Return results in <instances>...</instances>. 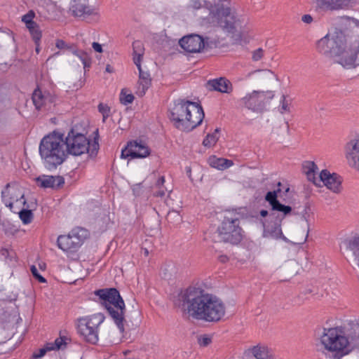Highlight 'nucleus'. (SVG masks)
I'll return each mask as SVG.
<instances>
[{
	"mask_svg": "<svg viewBox=\"0 0 359 359\" xmlns=\"http://www.w3.org/2000/svg\"><path fill=\"white\" fill-rule=\"evenodd\" d=\"M354 346L359 348V337L352 344Z\"/></svg>",
	"mask_w": 359,
	"mask_h": 359,
	"instance_id": "56",
	"label": "nucleus"
},
{
	"mask_svg": "<svg viewBox=\"0 0 359 359\" xmlns=\"http://www.w3.org/2000/svg\"><path fill=\"white\" fill-rule=\"evenodd\" d=\"M179 43L188 53H198L205 48V41L198 34H191L182 37Z\"/></svg>",
	"mask_w": 359,
	"mask_h": 359,
	"instance_id": "16",
	"label": "nucleus"
},
{
	"mask_svg": "<svg viewBox=\"0 0 359 359\" xmlns=\"http://www.w3.org/2000/svg\"><path fill=\"white\" fill-rule=\"evenodd\" d=\"M35 45H36L35 50H36V52L37 53H39V51H40V47H39L40 46V42H38V43H35Z\"/></svg>",
	"mask_w": 359,
	"mask_h": 359,
	"instance_id": "55",
	"label": "nucleus"
},
{
	"mask_svg": "<svg viewBox=\"0 0 359 359\" xmlns=\"http://www.w3.org/2000/svg\"><path fill=\"white\" fill-rule=\"evenodd\" d=\"M55 46L59 49H65V48H68V46L65 43V41H64L62 39H57L56 41Z\"/></svg>",
	"mask_w": 359,
	"mask_h": 359,
	"instance_id": "50",
	"label": "nucleus"
},
{
	"mask_svg": "<svg viewBox=\"0 0 359 359\" xmlns=\"http://www.w3.org/2000/svg\"><path fill=\"white\" fill-rule=\"evenodd\" d=\"M73 53L81 60L85 69L90 67L91 58L87 53L81 50H75L73 51Z\"/></svg>",
	"mask_w": 359,
	"mask_h": 359,
	"instance_id": "31",
	"label": "nucleus"
},
{
	"mask_svg": "<svg viewBox=\"0 0 359 359\" xmlns=\"http://www.w3.org/2000/svg\"><path fill=\"white\" fill-rule=\"evenodd\" d=\"M32 276L40 283H46V280L39 273L36 267L32 265L30 268Z\"/></svg>",
	"mask_w": 359,
	"mask_h": 359,
	"instance_id": "43",
	"label": "nucleus"
},
{
	"mask_svg": "<svg viewBox=\"0 0 359 359\" xmlns=\"http://www.w3.org/2000/svg\"><path fill=\"white\" fill-rule=\"evenodd\" d=\"M104 320V316L100 313L79 318L78 333L86 342L96 344L99 339V326Z\"/></svg>",
	"mask_w": 359,
	"mask_h": 359,
	"instance_id": "10",
	"label": "nucleus"
},
{
	"mask_svg": "<svg viewBox=\"0 0 359 359\" xmlns=\"http://www.w3.org/2000/svg\"><path fill=\"white\" fill-rule=\"evenodd\" d=\"M32 100L36 109L49 110L51 109V104L55 102V97L48 92H43L39 88L34 90Z\"/></svg>",
	"mask_w": 359,
	"mask_h": 359,
	"instance_id": "17",
	"label": "nucleus"
},
{
	"mask_svg": "<svg viewBox=\"0 0 359 359\" xmlns=\"http://www.w3.org/2000/svg\"><path fill=\"white\" fill-rule=\"evenodd\" d=\"M88 236V231L81 227L73 229L68 235H60L57 237V244L64 252H74L82 245Z\"/></svg>",
	"mask_w": 359,
	"mask_h": 359,
	"instance_id": "11",
	"label": "nucleus"
},
{
	"mask_svg": "<svg viewBox=\"0 0 359 359\" xmlns=\"http://www.w3.org/2000/svg\"><path fill=\"white\" fill-rule=\"evenodd\" d=\"M164 176L160 177L156 182L154 188L156 189L154 191V196L156 197H163L165 195V192L170 193L172 190H169L164 186L165 184Z\"/></svg>",
	"mask_w": 359,
	"mask_h": 359,
	"instance_id": "27",
	"label": "nucleus"
},
{
	"mask_svg": "<svg viewBox=\"0 0 359 359\" xmlns=\"http://www.w3.org/2000/svg\"><path fill=\"white\" fill-rule=\"evenodd\" d=\"M281 190L280 188L273 191H268L265 196V200L271 206V212H276L277 214H283V215H288L292 212V208L289 205H285L280 203L278 200V194Z\"/></svg>",
	"mask_w": 359,
	"mask_h": 359,
	"instance_id": "18",
	"label": "nucleus"
},
{
	"mask_svg": "<svg viewBox=\"0 0 359 359\" xmlns=\"http://www.w3.org/2000/svg\"><path fill=\"white\" fill-rule=\"evenodd\" d=\"M266 95L263 91L254 90L239 100V103L253 111H262L265 107Z\"/></svg>",
	"mask_w": 359,
	"mask_h": 359,
	"instance_id": "13",
	"label": "nucleus"
},
{
	"mask_svg": "<svg viewBox=\"0 0 359 359\" xmlns=\"http://www.w3.org/2000/svg\"><path fill=\"white\" fill-rule=\"evenodd\" d=\"M281 185V183L280 182H278V186L280 187Z\"/></svg>",
	"mask_w": 359,
	"mask_h": 359,
	"instance_id": "61",
	"label": "nucleus"
},
{
	"mask_svg": "<svg viewBox=\"0 0 359 359\" xmlns=\"http://www.w3.org/2000/svg\"><path fill=\"white\" fill-rule=\"evenodd\" d=\"M37 185L41 188L59 189L65 184L64 177L60 175H40L36 178Z\"/></svg>",
	"mask_w": 359,
	"mask_h": 359,
	"instance_id": "20",
	"label": "nucleus"
},
{
	"mask_svg": "<svg viewBox=\"0 0 359 359\" xmlns=\"http://www.w3.org/2000/svg\"><path fill=\"white\" fill-rule=\"evenodd\" d=\"M19 217L25 224L32 222L33 219V213L30 210H22L19 212Z\"/></svg>",
	"mask_w": 359,
	"mask_h": 359,
	"instance_id": "34",
	"label": "nucleus"
},
{
	"mask_svg": "<svg viewBox=\"0 0 359 359\" xmlns=\"http://www.w3.org/2000/svg\"><path fill=\"white\" fill-rule=\"evenodd\" d=\"M34 16H35L34 12L33 11H28L27 13H26L25 15H24L22 17V21L23 22H25L26 27H28L31 26L32 25H35L36 22H34L33 20V18H34Z\"/></svg>",
	"mask_w": 359,
	"mask_h": 359,
	"instance_id": "36",
	"label": "nucleus"
},
{
	"mask_svg": "<svg viewBox=\"0 0 359 359\" xmlns=\"http://www.w3.org/2000/svg\"><path fill=\"white\" fill-rule=\"evenodd\" d=\"M134 100V96L132 94H126L122 90L120 95V101L122 104L126 105L130 104Z\"/></svg>",
	"mask_w": 359,
	"mask_h": 359,
	"instance_id": "40",
	"label": "nucleus"
},
{
	"mask_svg": "<svg viewBox=\"0 0 359 359\" xmlns=\"http://www.w3.org/2000/svg\"><path fill=\"white\" fill-rule=\"evenodd\" d=\"M224 1L214 0V6L210 3L209 4L210 12L208 21L213 25L221 27L229 33H234L236 27L239 25L240 20L231 8L222 4Z\"/></svg>",
	"mask_w": 359,
	"mask_h": 359,
	"instance_id": "7",
	"label": "nucleus"
},
{
	"mask_svg": "<svg viewBox=\"0 0 359 359\" xmlns=\"http://www.w3.org/2000/svg\"><path fill=\"white\" fill-rule=\"evenodd\" d=\"M269 215H270V213L266 210H262L260 211V215L263 217H265L266 216L269 217Z\"/></svg>",
	"mask_w": 359,
	"mask_h": 359,
	"instance_id": "54",
	"label": "nucleus"
},
{
	"mask_svg": "<svg viewBox=\"0 0 359 359\" xmlns=\"http://www.w3.org/2000/svg\"><path fill=\"white\" fill-rule=\"evenodd\" d=\"M53 348L52 346H48L46 344L44 348H40L38 351L34 352L32 355L33 359H39L42 358L47 351H52Z\"/></svg>",
	"mask_w": 359,
	"mask_h": 359,
	"instance_id": "39",
	"label": "nucleus"
},
{
	"mask_svg": "<svg viewBox=\"0 0 359 359\" xmlns=\"http://www.w3.org/2000/svg\"><path fill=\"white\" fill-rule=\"evenodd\" d=\"M144 54H139V53H133V62L137 66L138 69H140L142 68L141 67V61L142 59Z\"/></svg>",
	"mask_w": 359,
	"mask_h": 359,
	"instance_id": "46",
	"label": "nucleus"
},
{
	"mask_svg": "<svg viewBox=\"0 0 359 359\" xmlns=\"http://www.w3.org/2000/svg\"><path fill=\"white\" fill-rule=\"evenodd\" d=\"M48 346H52L53 350H59L62 348V346H65L66 342L65 341V338L59 337L57 338L53 343H47Z\"/></svg>",
	"mask_w": 359,
	"mask_h": 359,
	"instance_id": "38",
	"label": "nucleus"
},
{
	"mask_svg": "<svg viewBox=\"0 0 359 359\" xmlns=\"http://www.w3.org/2000/svg\"><path fill=\"white\" fill-rule=\"evenodd\" d=\"M358 154H359V137L351 140L345 146L346 157Z\"/></svg>",
	"mask_w": 359,
	"mask_h": 359,
	"instance_id": "28",
	"label": "nucleus"
},
{
	"mask_svg": "<svg viewBox=\"0 0 359 359\" xmlns=\"http://www.w3.org/2000/svg\"><path fill=\"white\" fill-rule=\"evenodd\" d=\"M65 151L66 156H80L86 152L90 153V156L96 154L99 149L97 142H94L92 149L90 150V141L81 133H76L71 130L67 135L64 137Z\"/></svg>",
	"mask_w": 359,
	"mask_h": 359,
	"instance_id": "9",
	"label": "nucleus"
},
{
	"mask_svg": "<svg viewBox=\"0 0 359 359\" xmlns=\"http://www.w3.org/2000/svg\"><path fill=\"white\" fill-rule=\"evenodd\" d=\"M205 114L202 107L196 102L178 99L170 110V118L174 126L183 131H191L199 126Z\"/></svg>",
	"mask_w": 359,
	"mask_h": 359,
	"instance_id": "3",
	"label": "nucleus"
},
{
	"mask_svg": "<svg viewBox=\"0 0 359 359\" xmlns=\"http://www.w3.org/2000/svg\"><path fill=\"white\" fill-rule=\"evenodd\" d=\"M348 164L353 168L359 171V154L346 157Z\"/></svg>",
	"mask_w": 359,
	"mask_h": 359,
	"instance_id": "37",
	"label": "nucleus"
},
{
	"mask_svg": "<svg viewBox=\"0 0 359 359\" xmlns=\"http://www.w3.org/2000/svg\"><path fill=\"white\" fill-rule=\"evenodd\" d=\"M128 146L130 147L132 158H142L150 154V149L148 147L137 141L128 142Z\"/></svg>",
	"mask_w": 359,
	"mask_h": 359,
	"instance_id": "22",
	"label": "nucleus"
},
{
	"mask_svg": "<svg viewBox=\"0 0 359 359\" xmlns=\"http://www.w3.org/2000/svg\"><path fill=\"white\" fill-rule=\"evenodd\" d=\"M133 53L144 54V48L143 43L140 41H135L133 43Z\"/></svg>",
	"mask_w": 359,
	"mask_h": 359,
	"instance_id": "42",
	"label": "nucleus"
},
{
	"mask_svg": "<svg viewBox=\"0 0 359 359\" xmlns=\"http://www.w3.org/2000/svg\"><path fill=\"white\" fill-rule=\"evenodd\" d=\"M39 152L46 169L48 170L56 169L67 158L64 135L53 132L44 136L40 142Z\"/></svg>",
	"mask_w": 359,
	"mask_h": 359,
	"instance_id": "4",
	"label": "nucleus"
},
{
	"mask_svg": "<svg viewBox=\"0 0 359 359\" xmlns=\"http://www.w3.org/2000/svg\"><path fill=\"white\" fill-rule=\"evenodd\" d=\"M211 342L210 337L207 336H203L199 339V344L201 346H206Z\"/></svg>",
	"mask_w": 359,
	"mask_h": 359,
	"instance_id": "49",
	"label": "nucleus"
},
{
	"mask_svg": "<svg viewBox=\"0 0 359 359\" xmlns=\"http://www.w3.org/2000/svg\"><path fill=\"white\" fill-rule=\"evenodd\" d=\"M309 229H308V231H307V233L306 235V237L304 238L303 241L301 242L300 243H304L306 241V238H307L308 234H309Z\"/></svg>",
	"mask_w": 359,
	"mask_h": 359,
	"instance_id": "59",
	"label": "nucleus"
},
{
	"mask_svg": "<svg viewBox=\"0 0 359 359\" xmlns=\"http://www.w3.org/2000/svg\"><path fill=\"white\" fill-rule=\"evenodd\" d=\"M359 0H316V8L323 12H333L347 9Z\"/></svg>",
	"mask_w": 359,
	"mask_h": 359,
	"instance_id": "14",
	"label": "nucleus"
},
{
	"mask_svg": "<svg viewBox=\"0 0 359 359\" xmlns=\"http://www.w3.org/2000/svg\"><path fill=\"white\" fill-rule=\"evenodd\" d=\"M341 178L336 173H330L327 170H323L318 180V185L320 187V183L323 184L334 193H339L341 190Z\"/></svg>",
	"mask_w": 359,
	"mask_h": 359,
	"instance_id": "15",
	"label": "nucleus"
},
{
	"mask_svg": "<svg viewBox=\"0 0 359 359\" xmlns=\"http://www.w3.org/2000/svg\"><path fill=\"white\" fill-rule=\"evenodd\" d=\"M267 93L269 95V99H272L274 95L273 94L272 92H267Z\"/></svg>",
	"mask_w": 359,
	"mask_h": 359,
	"instance_id": "58",
	"label": "nucleus"
},
{
	"mask_svg": "<svg viewBox=\"0 0 359 359\" xmlns=\"http://www.w3.org/2000/svg\"><path fill=\"white\" fill-rule=\"evenodd\" d=\"M346 250H349L359 267V235H355L344 241Z\"/></svg>",
	"mask_w": 359,
	"mask_h": 359,
	"instance_id": "23",
	"label": "nucleus"
},
{
	"mask_svg": "<svg viewBox=\"0 0 359 359\" xmlns=\"http://www.w3.org/2000/svg\"><path fill=\"white\" fill-rule=\"evenodd\" d=\"M182 305L194 318L207 322H217L225 314L223 302L215 296L196 287H189L179 295Z\"/></svg>",
	"mask_w": 359,
	"mask_h": 359,
	"instance_id": "2",
	"label": "nucleus"
},
{
	"mask_svg": "<svg viewBox=\"0 0 359 359\" xmlns=\"http://www.w3.org/2000/svg\"><path fill=\"white\" fill-rule=\"evenodd\" d=\"M289 190H290V188H289V187H287V188L285 189V192H288V191H289Z\"/></svg>",
	"mask_w": 359,
	"mask_h": 359,
	"instance_id": "60",
	"label": "nucleus"
},
{
	"mask_svg": "<svg viewBox=\"0 0 359 359\" xmlns=\"http://www.w3.org/2000/svg\"><path fill=\"white\" fill-rule=\"evenodd\" d=\"M340 23L359 29V20L353 18L342 16ZM348 43V38L346 33L342 30H336L318 40L316 49L318 53L333 59L346 69L355 68L358 65L356 60L359 55V41L354 46Z\"/></svg>",
	"mask_w": 359,
	"mask_h": 359,
	"instance_id": "1",
	"label": "nucleus"
},
{
	"mask_svg": "<svg viewBox=\"0 0 359 359\" xmlns=\"http://www.w3.org/2000/svg\"><path fill=\"white\" fill-rule=\"evenodd\" d=\"M130 153H131L130 147L128 146V144L127 146L125 147V149H122L121 157L122 158H126L129 156H130L132 158V154H130Z\"/></svg>",
	"mask_w": 359,
	"mask_h": 359,
	"instance_id": "48",
	"label": "nucleus"
},
{
	"mask_svg": "<svg viewBox=\"0 0 359 359\" xmlns=\"http://www.w3.org/2000/svg\"><path fill=\"white\" fill-rule=\"evenodd\" d=\"M280 111L283 114L285 111H290L289 102L286 99L285 95H283L280 100Z\"/></svg>",
	"mask_w": 359,
	"mask_h": 359,
	"instance_id": "44",
	"label": "nucleus"
},
{
	"mask_svg": "<svg viewBox=\"0 0 359 359\" xmlns=\"http://www.w3.org/2000/svg\"><path fill=\"white\" fill-rule=\"evenodd\" d=\"M303 172L306 175L309 181L312 182L316 186L318 185V180L319 177H316L318 166L313 161H306L302 165Z\"/></svg>",
	"mask_w": 359,
	"mask_h": 359,
	"instance_id": "25",
	"label": "nucleus"
},
{
	"mask_svg": "<svg viewBox=\"0 0 359 359\" xmlns=\"http://www.w3.org/2000/svg\"><path fill=\"white\" fill-rule=\"evenodd\" d=\"M264 56V50L261 48H257V50H254L252 52V60L253 61H259Z\"/></svg>",
	"mask_w": 359,
	"mask_h": 359,
	"instance_id": "45",
	"label": "nucleus"
},
{
	"mask_svg": "<svg viewBox=\"0 0 359 359\" xmlns=\"http://www.w3.org/2000/svg\"><path fill=\"white\" fill-rule=\"evenodd\" d=\"M70 11L74 16L83 19L97 15L93 9L86 5V0H72Z\"/></svg>",
	"mask_w": 359,
	"mask_h": 359,
	"instance_id": "19",
	"label": "nucleus"
},
{
	"mask_svg": "<svg viewBox=\"0 0 359 359\" xmlns=\"http://www.w3.org/2000/svg\"><path fill=\"white\" fill-rule=\"evenodd\" d=\"M92 47L94 49V50L97 53H102L103 51L102 45L97 42H93L92 43Z\"/></svg>",
	"mask_w": 359,
	"mask_h": 359,
	"instance_id": "51",
	"label": "nucleus"
},
{
	"mask_svg": "<svg viewBox=\"0 0 359 359\" xmlns=\"http://www.w3.org/2000/svg\"><path fill=\"white\" fill-rule=\"evenodd\" d=\"M286 215L283 214H277L276 212H270L269 219L271 223L264 226L263 236L274 239L281 238L287 242V238L283 234L281 229V222Z\"/></svg>",
	"mask_w": 359,
	"mask_h": 359,
	"instance_id": "12",
	"label": "nucleus"
},
{
	"mask_svg": "<svg viewBox=\"0 0 359 359\" xmlns=\"http://www.w3.org/2000/svg\"><path fill=\"white\" fill-rule=\"evenodd\" d=\"M210 90H216L223 93H230L233 90L231 83L224 77L210 80L207 83Z\"/></svg>",
	"mask_w": 359,
	"mask_h": 359,
	"instance_id": "21",
	"label": "nucleus"
},
{
	"mask_svg": "<svg viewBox=\"0 0 359 359\" xmlns=\"http://www.w3.org/2000/svg\"><path fill=\"white\" fill-rule=\"evenodd\" d=\"M106 71L108 72H111V66L109 65H107Z\"/></svg>",
	"mask_w": 359,
	"mask_h": 359,
	"instance_id": "57",
	"label": "nucleus"
},
{
	"mask_svg": "<svg viewBox=\"0 0 359 359\" xmlns=\"http://www.w3.org/2000/svg\"><path fill=\"white\" fill-rule=\"evenodd\" d=\"M218 260L222 263H226L229 261V257L226 255H222L219 256Z\"/></svg>",
	"mask_w": 359,
	"mask_h": 359,
	"instance_id": "53",
	"label": "nucleus"
},
{
	"mask_svg": "<svg viewBox=\"0 0 359 359\" xmlns=\"http://www.w3.org/2000/svg\"><path fill=\"white\" fill-rule=\"evenodd\" d=\"M139 70V81L137 86V94L139 96H143L147 90L149 88L151 85V79L150 78V74L144 72L142 68Z\"/></svg>",
	"mask_w": 359,
	"mask_h": 359,
	"instance_id": "24",
	"label": "nucleus"
},
{
	"mask_svg": "<svg viewBox=\"0 0 359 359\" xmlns=\"http://www.w3.org/2000/svg\"><path fill=\"white\" fill-rule=\"evenodd\" d=\"M252 353L257 359H271L268 355L266 348L261 346H254L252 348Z\"/></svg>",
	"mask_w": 359,
	"mask_h": 359,
	"instance_id": "32",
	"label": "nucleus"
},
{
	"mask_svg": "<svg viewBox=\"0 0 359 359\" xmlns=\"http://www.w3.org/2000/svg\"><path fill=\"white\" fill-rule=\"evenodd\" d=\"M208 163L211 167L221 170L229 168L233 164L231 160L217 158L215 156H210L208 159Z\"/></svg>",
	"mask_w": 359,
	"mask_h": 359,
	"instance_id": "26",
	"label": "nucleus"
},
{
	"mask_svg": "<svg viewBox=\"0 0 359 359\" xmlns=\"http://www.w3.org/2000/svg\"><path fill=\"white\" fill-rule=\"evenodd\" d=\"M1 198L4 203L6 207H8L11 210H13V198L12 197V194L9 190V184H8L5 189L1 191Z\"/></svg>",
	"mask_w": 359,
	"mask_h": 359,
	"instance_id": "30",
	"label": "nucleus"
},
{
	"mask_svg": "<svg viewBox=\"0 0 359 359\" xmlns=\"http://www.w3.org/2000/svg\"><path fill=\"white\" fill-rule=\"evenodd\" d=\"M98 111L102 114L103 121L109 116L110 108L107 104L100 103L98 105Z\"/></svg>",
	"mask_w": 359,
	"mask_h": 359,
	"instance_id": "41",
	"label": "nucleus"
},
{
	"mask_svg": "<svg viewBox=\"0 0 359 359\" xmlns=\"http://www.w3.org/2000/svg\"><path fill=\"white\" fill-rule=\"evenodd\" d=\"M175 218H176L177 222H180L182 220V218H181L180 214L178 213V212L175 211V210L170 211L167 215V219L168 221H170V219H175Z\"/></svg>",
	"mask_w": 359,
	"mask_h": 359,
	"instance_id": "47",
	"label": "nucleus"
},
{
	"mask_svg": "<svg viewBox=\"0 0 359 359\" xmlns=\"http://www.w3.org/2000/svg\"><path fill=\"white\" fill-rule=\"evenodd\" d=\"M348 338L351 339V343L353 344L356 341V339L359 338V319L356 320V323L353 325L351 330L348 334Z\"/></svg>",
	"mask_w": 359,
	"mask_h": 359,
	"instance_id": "35",
	"label": "nucleus"
},
{
	"mask_svg": "<svg viewBox=\"0 0 359 359\" xmlns=\"http://www.w3.org/2000/svg\"><path fill=\"white\" fill-rule=\"evenodd\" d=\"M27 28L28 29L29 32L34 43H38V42H41V39L42 37V32L40 29L39 25L36 22H35V25H32L31 26Z\"/></svg>",
	"mask_w": 359,
	"mask_h": 359,
	"instance_id": "29",
	"label": "nucleus"
},
{
	"mask_svg": "<svg viewBox=\"0 0 359 359\" xmlns=\"http://www.w3.org/2000/svg\"><path fill=\"white\" fill-rule=\"evenodd\" d=\"M320 342L324 347L325 354L337 359L348 353V346L351 344V339L344 335V331L339 327L324 328Z\"/></svg>",
	"mask_w": 359,
	"mask_h": 359,
	"instance_id": "6",
	"label": "nucleus"
},
{
	"mask_svg": "<svg viewBox=\"0 0 359 359\" xmlns=\"http://www.w3.org/2000/svg\"><path fill=\"white\" fill-rule=\"evenodd\" d=\"M95 294L103 301L102 304L109 315L113 319L120 332L123 333L126 323L124 318L126 306L119 292L116 288L101 289L96 290Z\"/></svg>",
	"mask_w": 359,
	"mask_h": 359,
	"instance_id": "5",
	"label": "nucleus"
},
{
	"mask_svg": "<svg viewBox=\"0 0 359 359\" xmlns=\"http://www.w3.org/2000/svg\"><path fill=\"white\" fill-rule=\"evenodd\" d=\"M302 20L305 23L309 24L313 21V18L311 15L306 14L302 16Z\"/></svg>",
	"mask_w": 359,
	"mask_h": 359,
	"instance_id": "52",
	"label": "nucleus"
},
{
	"mask_svg": "<svg viewBox=\"0 0 359 359\" xmlns=\"http://www.w3.org/2000/svg\"><path fill=\"white\" fill-rule=\"evenodd\" d=\"M240 214L236 211H226L223 220L217 229L219 240L232 245L243 239V229L240 226Z\"/></svg>",
	"mask_w": 359,
	"mask_h": 359,
	"instance_id": "8",
	"label": "nucleus"
},
{
	"mask_svg": "<svg viewBox=\"0 0 359 359\" xmlns=\"http://www.w3.org/2000/svg\"><path fill=\"white\" fill-rule=\"evenodd\" d=\"M219 129H215L212 134H208L203 141V144L205 147H210L215 144L219 139L218 136Z\"/></svg>",
	"mask_w": 359,
	"mask_h": 359,
	"instance_id": "33",
	"label": "nucleus"
}]
</instances>
